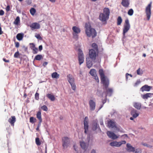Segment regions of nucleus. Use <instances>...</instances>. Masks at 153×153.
Returning a JSON list of instances; mask_svg holds the SVG:
<instances>
[{
    "instance_id": "44",
    "label": "nucleus",
    "mask_w": 153,
    "mask_h": 153,
    "mask_svg": "<svg viewBox=\"0 0 153 153\" xmlns=\"http://www.w3.org/2000/svg\"><path fill=\"white\" fill-rule=\"evenodd\" d=\"M71 86V88L73 90H75L76 88V87L75 84L74 83L70 84Z\"/></svg>"
},
{
    "instance_id": "1",
    "label": "nucleus",
    "mask_w": 153,
    "mask_h": 153,
    "mask_svg": "<svg viewBox=\"0 0 153 153\" xmlns=\"http://www.w3.org/2000/svg\"><path fill=\"white\" fill-rule=\"evenodd\" d=\"M99 74L101 84L102 85L103 88H107L109 84V79L107 76H105L104 72L102 69H100L99 71Z\"/></svg>"
},
{
    "instance_id": "49",
    "label": "nucleus",
    "mask_w": 153,
    "mask_h": 153,
    "mask_svg": "<svg viewBox=\"0 0 153 153\" xmlns=\"http://www.w3.org/2000/svg\"><path fill=\"white\" fill-rule=\"evenodd\" d=\"M107 95H105V100H102V102L103 103V104L99 108V109H100L103 106V105L106 102V98Z\"/></svg>"
},
{
    "instance_id": "54",
    "label": "nucleus",
    "mask_w": 153,
    "mask_h": 153,
    "mask_svg": "<svg viewBox=\"0 0 153 153\" xmlns=\"http://www.w3.org/2000/svg\"><path fill=\"white\" fill-rule=\"evenodd\" d=\"M6 10L7 12H8L10 11V5H8L7 6Z\"/></svg>"
},
{
    "instance_id": "22",
    "label": "nucleus",
    "mask_w": 153,
    "mask_h": 153,
    "mask_svg": "<svg viewBox=\"0 0 153 153\" xmlns=\"http://www.w3.org/2000/svg\"><path fill=\"white\" fill-rule=\"evenodd\" d=\"M104 90H105L106 91V93L107 95L111 96L113 92V89L111 88H108V87L107 88H103Z\"/></svg>"
},
{
    "instance_id": "7",
    "label": "nucleus",
    "mask_w": 153,
    "mask_h": 153,
    "mask_svg": "<svg viewBox=\"0 0 153 153\" xmlns=\"http://www.w3.org/2000/svg\"><path fill=\"white\" fill-rule=\"evenodd\" d=\"M152 2H151L146 7L145 12L148 20H149L151 15V7Z\"/></svg>"
},
{
    "instance_id": "21",
    "label": "nucleus",
    "mask_w": 153,
    "mask_h": 153,
    "mask_svg": "<svg viewBox=\"0 0 153 153\" xmlns=\"http://www.w3.org/2000/svg\"><path fill=\"white\" fill-rule=\"evenodd\" d=\"M67 78L68 81L70 84L74 83V79L71 75V74H68L67 76Z\"/></svg>"
},
{
    "instance_id": "39",
    "label": "nucleus",
    "mask_w": 153,
    "mask_h": 153,
    "mask_svg": "<svg viewBox=\"0 0 153 153\" xmlns=\"http://www.w3.org/2000/svg\"><path fill=\"white\" fill-rule=\"evenodd\" d=\"M36 143L38 146H40L41 144V143L40 141L39 138L37 137L35 140Z\"/></svg>"
},
{
    "instance_id": "37",
    "label": "nucleus",
    "mask_w": 153,
    "mask_h": 153,
    "mask_svg": "<svg viewBox=\"0 0 153 153\" xmlns=\"http://www.w3.org/2000/svg\"><path fill=\"white\" fill-rule=\"evenodd\" d=\"M137 74L140 75H142L143 73V71L140 68H139L137 70Z\"/></svg>"
},
{
    "instance_id": "30",
    "label": "nucleus",
    "mask_w": 153,
    "mask_h": 153,
    "mask_svg": "<svg viewBox=\"0 0 153 153\" xmlns=\"http://www.w3.org/2000/svg\"><path fill=\"white\" fill-rule=\"evenodd\" d=\"M89 73L92 76H94L97 75L96 71L95 69H92L90 71Z\"/></svg>"
},
{
    "instance_id": "32",
    "label": "nucleus",
    "mask_w": 153,
    "mask_h": 153,
    "mask_svg": "<svg viewBox=\"0 0 153 153\" xmlns=\"http://www.w3.org/2000/svg\"><path fill=\"white\" fill-rule=\"evenodd\" d=\"M30 13L31 15L32 16L34 15L36 13V10L34 8H31L30 10Z\"/></svg>"
},
{
    "instance_id": "42",
    "label": "nucleus",
    "mask_w": 153,
    "mask_h": 153,
    "mask_svg": "<svg viewBox=\"0 0 153 153\" xmlns=\"http://www.w3.org/2000/svg\"><path fill=\"white\" fill-rule=\"evenodd\" d=\"M20 55V54L18 51H17L16 52L14 55V57L15 58H18L19 56Z\"/></svg>"
},
{
    "instance_id": "27",
    "label": "nucleus",
    "mask_w": 153,
    "mask_h": 153,
    "mask_svg": "<svg viewBox=\"0 0 153 153\" xmlns=\"http://www.w3.org/2000/svg\"><path fill=\"white\" fill-rule=\"evenodd\" d=\"M24 34L22 33H18L16 35L17 39L19 40H22Z\"/></svg>"
},
{
    "instance_id": "46",
    "label": "nucleus",
    "mask_w": 153,
    "mask_h": 153,
    "mask_svg": "<svg viewBox=\"0 0 153 153\" xmlns=\"http://www.w3.org/2000/svg\"><path fill=\"white\" fill-rule=\"evenodd\" d=\"M134 152L135 153H141L142 152V150L140 148H137L135 149Z\"/></svg>"
},
{
    "instance_id": "4",
    "label": "nucleus",
    "mask_w": 153,
    "mask_h": 153,
    "mask_svg": "<svg viewBox=\"0 0 153 153\" xmlns=\"http://www.w3.org/2000/svg\"><path fill=\"white\" fill-rule=\"evenodd\" d=\"M72 30L73 31V33H72L73 38L76 40H77L78 38V34L81 31L80 29L77 27L74 26L72 27Z\"/></svg>"
},
{
    "instance_id": "19",
    "label": "nucleus",
    "mask_w": 153,
    "mask_h": 153,
    "mask_svg": "<svg viewBox=\"0 0 153 153\" xmlns=\"http://www.w3.org/2000/svg\"><path fill=\"white\" fill-rule=\"evenodd\" d=\"M152 88L151 87L147 85H145L142 86L140 88L141 90L143 92L144 91H149Z\"/></svg>"
},
{
    "instance_id": "61",
    "label": "nucleus",
    "mask_w": 153,
    "mask_h": 153,
    "mask_svg": "<svg viewBox=\"0 0 153 153\" xmlns=\"http://www.w3.org/2000/svg\"><path fill=\"white\" fill-rule=\"evenodd\" d=\"M3 60L5 62H9V60H6L5 58H3Z\"/></svg>"
},
{
    "instance_id": "3",
    "label": "nucleus",
    "mask_w": 153,
    "mask_h": 153,
    "mask_svg": "<svg viewBox=\"0 0 153 153\" xmlns=\"http://www.w3.org/2000/svg\"><path fill=\"white\" fill-rule=\"evenodd\" d=\"M98 51H97L93 49L89 50V55L90 58L92 60H95L98 55Z\"/></svg>"
},
{
    "instance_id": "9",
    "label": "nucleus",
    "mask_w": 153,
    "mask_h": 153,
    "mask_svg": "<svg viewBox=\"0 0 153 153\" xmlns=\"http://www.w3.org/2000/svg\"><path fill=\"white\" fill-rule=\"evenodd\" d=\"M126 141L125 140H122L120 142L116 141H113L110 143V145L112 146H116L119 147L120 146L123 144H125Z\"/></svg>"
},
{
    "instance_id": "29",
    "label": "nucleus",
    "mask_w": 153,
    "mask_h": 153,
    "mask_svg": "<svg viewBox=\"0 0 153 153\" xmlns=\"http://www.w3.org/2000/svg\"><path fill=\"white\" fill-rule=\"evenodd\" d=\"M59 75L57 72H54L51 74V76L53 78L58 79L59 78Z\"/></svg>"
},
{
    "instance_id": "60",
    "label": "nucleus",
    "mask_w": 153,
    "mask_h": 153,
    "mask_svg": "<svg viewBox=\"0 0 153 153\" xmlns=\"http://www.w3.org/2000/svg\"><path fill=\"white\" fill-rule=\"evenodd\" d=\"M147 94L148 95V97H151L152 95H153V93L152 94V93H147Z\"/></svg>"
},
{
    "instance_id": "11",
    "label": "nucleus",
    "mask_w": 153,
    "mask_h": 153,
    "mask_svg": "<svg viewBox=\"0 0 153 153\" xmlns=\"http://www.w3.org/2000/svg\"><path fill=\"white\" fill-rule=\"evenodd\" d=\"M90 110L91 111H94L96 107V103L93 100H91L89 101Z\"/></svg>"
},
{
    "instance_id": "53",
    "label": "nucleus",
    "mask_w": 153,
    "mask_h": 153,
    "mask_svg": "<svg viewBox=\"0 0 153 153\" xmlns=\"http://www.w3.org/2000/svg\"><path fill=\"white\" fill-rule=\"evenodd\" d=\"M30 44L31 45L30 48L31 49L33 48H35V45L33 43H30Z\"/></svg>"
},
{
    "instance_id": "51",
    "label": "nucleus",
    "mask_w": 153,
    "mask_h": 153,
    "mask_svg": "<svg viewBox=\"0 0 153 153\" xmlns=\"http://www.w3.org/2000/svg\"><path fill=\"white\" fill-rule=\"evenodd\" d=\"M148 95L146 93L143 96L142 98L144 99H147L148 98Z\"/></svg>"
},
{
    "instance_id": "33",
    "label": "nucleus",
    "mask_w": 153,
    "mask_h": 153,
    "mask_svg": "<svg viewBox=\"0 0 153 153\" xmlns=\"http://www.w3.org/2000/svg\"><path fill=\"white\" fill-rule=\"evenodd\" d=\"M43 57L42 55H38L35 56L34 59L37 60H40Z\"/></svg>"
},
{
    "instance_id": "63",
    "label": "nucleus",
    "mask_w": 153,
    "mask_h": 153,
    "mask_svg": "<svg viewBox=\"0 0 153 153\" xmlns=\"http://www.w3.org/2000/svg\"><path fill=\"white\" fill-rule=\"evenodd\" d=\"M100 125H103V122L102 120H100Z\"/></svg>"
},
{
    "instance_id": "45",
    "label": "nucleus",
    "mask_w": 153,
    "mask_h": 153,
    "mask_svg": "<svg viewBox=\"0 0 153 153\" xmlns=\"http://www.w3.org/2000/svg\"><path fill=\"white\" fill-rule=\"evenodd\" d=\"M33 51V53L34 54H36L38 52V48H36V47L33 48L32 49Z\"/></svg>"
},
{
    "instance_id": "16",
    "label": "nucleus",
    "mask_w": 153,
    "mask_h": 153,
    "mask_svg": "<svg viewBox=\"0 0 153 153\" xmlns=\"http://www.w3.org/2000/svg\"><path fill=\"white\" fill-rule=\"evenodd\" d=\"M16 121V118L15 116H12L8 120V122L10 123L11 125L14 126V123Z\"/></svg>"
},
{
    "instance_id": "8",
    "label": "nucleus",
    "mask_w": 153,
    "mask_h": 153,
    "mask_svg": "<svg viewBox=\"0 0 153 153\" xmlns=\"http://www.w3.org/2000/svg\"><path fill=\"white\" fill-rule=\"evenodd\" d=\"M62 146L64 149H66L70 143L69 138L67 137H63L62 139Z\"/></svg>"
},
{
    "instance_id": "12",
    "label": "nucleus",
    "mask_w": 153,
    "mask_h": 153,
    "mask_svg": "<svg viewBox=\"0 0 153 153\" xmlns=\"http://www.w3.org/2000/svg\"><path fill=\"white\" fill-rule=\"evenodd\" d=\"M30 27L31 28L32 30H33L34 29H39L40 27V25L38 23L34 22L30 25Z\"/></svg>"
},
{
    "instance_id": "38",
    "label": "nucleus",
    "mask_w": 153,
    "mask_h": 153,
    "mask_svg": "<svg viewBox=\"0 0 153 153\" xmlns=\"http://www.w3.org/2000/svg\"><path fill=\"white\" fill-rule=\"evenodd\" d=\"M97 123L96 122H94L92 127V129L94 131H95L97 129Z\"/></svg>"
},
{
    "instance_id": "31",
    "label": "nucleus",
    "mask_w": 153,
    "mask_h": 153,
    "mask_svg": "<svg viewBox=\"0 0 153 153\" xmlns=\"http://www.w3.org/2000/svg\"><path fill=\"white\" fill-rule=\"evenodd\" d=\"M20 22V18L19 16H17L13 22L14 24L18 25Z\"/></svg>"
},
{
    "instance_id": "64",
    "label": "nucleus",
    "mask_w": 153,
    "mask_h": 153,
    "mask_svg": "<svg viewBox=\"0 0 153 153\" xmlns=\"http://www.w3.org/2000/svg\"><path fill=\"white\" fill-rule=\"evenodd\" d=\"M91 153H96V151L94 149H93L91 151Z\"/></svg>"
},
{
    "instance_id": "52",
    "label": "nucleus",
    "mask_w": 153,
    "mask_h": 153,
    "mask_svg": "<svg viewBox=\"0 0 153 153\" xmlns=\"http://www.w3.org/2000/svg\"><path fill=\"white\" fill-rule=\"evenodd\" d=\"M26 2L28 5L32 3L31 0H26Z\"/></svg>"
},
{
    "instance_id": "23",
    "label": "nucleus",
    "mask_w": 153,
    "mask_h": 153,
    "mask_svg": "<svg viewBox=\"0 0 153 153\" xmlns=\"http://www.w3.org/2000/svg\"><path fill=\"white\" fill-rule=\"evenodd\" d=\"M105 15L109 17L110 14V11L109 9L107 7H105L103 10V13Z\"/></svg>"
},
{
    "instance_id": "43",
    "label": "nucleus",
    "mask_w": 153,
    "mask_h": 153,
    "mask_svg": "<svg viewBox=\"0 0 153 153\" xmlns=\"http://www.w3.org/2000/svg\"><path fill=\"white\" fill-rule=\"evenodd\" d=\"M41 108L44 111H47L48 110V108L45 105H43L41 107Z\"/></svg>"
},
{
    "instance_id": "40",
    "label": "nucleus",
    "mask_w": 153,
    "mask_h": 153,
    "mask_svg": "<svg viewBox=\"0 0 153 153\" xmlns=\"http://www.w3.org/2000/svg\"><path fill=\"white\" fill-rule=\"evenodd\" d=\"M134 13V11L132 9H130L128 12V14L130 16H131Z\"/></svg>"
},
{
    "instance_id": "34",
    "label": "nucleus",
    "mask_w": 153,
    "mask_h": 153,
    "mask_svg": "<svg viewBox=\"0 0 153 153\" xmlns=\"http://www.w3.org/2000/svg\"><path fill=\"white\" fill-rule=\"evenodd\" d=\"M122 22V19L121 17L120 16H119L117 19V25H120Z\"/></svg>"
},
{
    "instance_id": "17",
    "label": "nucleus",
    "mask_w": 153,
    "mask_h": 153,
    "mask_svg": "<svg viewBox=\"0 0 153 153\" xmlns=\"http://www.w3.org/2000/svg\"><path fill=\"white\" fill-rule=\"evenodd\" d=\"M126 147H127L126 150L128 152H134L135 151V148L133 147L129 143L127 144Z\"/></svg>"
},
{
    "instance_id": "14",
    "label": "nucleus",
    "mask_w": 153,
    "mask_h": 153,
    "mask_svg": "<svg viewBox=\"0 0 153 153\" xmlns=\"http://www.w3.org/2000/svg\"><path fill=\"white\" fill-rule=\"evenodd\" d=\"M84 129L85 130V133H86L88 128V117H85V120L84 121Z\"/></svg>"
},
{
    "instance_id": "10",
    "label": "nucleus",
    "mask_w": 153,
    "mask_h": 153,
    "mask_svg": "<svg viewBox=\"0 0 153 153\" xmlns=\"http://www.w3.org/2000/svg\"><path fill=\"white\" fill-rule=\"evenodd\" d=\"M106 134L109 138L113 140L116 139L119 137V136H117L114 132L109 131H107Z\"/></svg>"
},
{
    "instance_id": "13",
    "label": "nucleus",
    "mask_w": 153,
    "mask_h": 153,
    "mask_svg": "<svg viewBox=\"0 0 153 153\" xmlns=\"http://www.w3.org/2000/svg\"><path fill=\"white\" fill-rule=\"evenodd\" d=\"M109 17L104 14L101 13L100 14L99 19L102 22H104L107 20Z\"/></svg>"
},
{
    "instance_id": "62",
    "label": "nucleus",
    "mask_w": 153,
    "mask_h": 153,
    "mask_svg": "<svg viewBox=\"0 0 153 153\" xmlns=\"http://www.w3.org/2000/svg\"><path fill=\"white\" fill-rule=\"evenodd\" d=\"M140 83V81L139 80H137V81L135 83V85H137L139 84Z\"/></svg>"
},
{
    "instance_id": "50",
    "label": "nucleus",
    "mask_w": 153,
    "mask_h": 153,
    "mask_svg": "<svg viewBox=\"0 0 153 153\" xmlns=\"http://www.w3.org/2000/svg\"><path fill=\"white\" fill-rule=\"evenodd\" d=\"M93 76L94 77V79H95V80H96V81L98 83L99 82V79L97 75H95V76Z\"/></svg>"
},
{
    "instance_id": "18",
    "label": "nucleus",
    "mask_w": 153,
    "mask_h": 153,
    "mask_svg": "<svg viewBox=\"0 0 153 153\" xmlns=\"http://www.w3.org/2000/svg\"><path fill=\"white\" fill-rule=\"evenodd\" d=\"M129 0H122L121 4L124 7L127 8L129 5Z\"/></svg>"
},
{
    "instance_id": "55",
    "label": "nucleus",
    "mask_w": 153,
    "mask_h": 153,
    "mask_svg": "<svg viewBox=\"0 0 153 153\" xmlns=\"http://www.w3.org/2000/svg\"><path fill=\"white\" fill-rule=\"evenodd\" d=\"M15 47L16 48H18L19 47V44L18 42H15Z\"/></svg>"
},
{
    "instance_id": "2",
    "label": "nucleus",
    "mask_w": 153,
    "mask_h": 153,
    "mask_svg": "<svg viewBox=\"0 0 153 153\" xmlns=\"http://www.w3.org/2000/svg\"><path fill=\"white\" fill-rule=\"evenodd\" d=\"M85 33L88 37H91L92 38H94L96 36V31L95 29L91 27L90 24L89 23H85Z\"/></svg>"
},
{
    "instance_id": "57",
    "label": "nucleus",
    "mask_w": 153,
    "mask_h": 153,
    "mask_svg": "<svg viewBox=\"0 0 153 153\" xmlns=\"http://www.w3.org/2000/svg\"><path fill=\"white\" fill-rule=\"evenodd\" d=\"M4 12L3 10H0V15L2 16L4 14Z\"/></svg>"
},
{
    "instance_id": "5",
    "label": "nucleus",
    "mask_w": 153,
    "mask_h": 153,
    "mask_svg": "<svg viewBox=\"0 0 153 153\" xmlns=\"http://www.w3.org/2000/svg\"><path fill=\"white\" fill-rule=\"evenodd\" d=\"M130 27V25L129 20L128 19H127L125 20L123 28V36H125V33L129 30Z\"/></svg>"
},
{
    "instance_id": "47",
    "label": "nucleus",
    "mask_w": 153,
    "mask_h": 153,
    "mask_svg": "<svg viewBox=\"0 0 153 153\" xmlns=\"http://www.w3.org/2000/svg\"><path fill=\"white\" fill-rule=\"evenodd\" d=\"M35 99L36 100H38L39 99V94L38 93L36 92V93L35 95Z\"/></svg>"
},
{
    "instance_id": "26",
    "label": "nucleus",
    "mask_w": 153,
    "mask_h": 153,
    "mask_svg": "<svg viewBox=\"0 0 153 153\" xmlns=\"http://www.w3.org/2000/svg\"><path fill=\"white\" fill-rule=\"evenodd\" d=\"M46 97L52 101H54L55 99L54 96L51 94H47Z\"/></svg>"
},
{
    "instance_id": "6",
    "label": "nucleus",
    "mask_w": 153,
    "mask_h": 153,
    "mask_svg": "<svg viewBox=\"0 0 153 153\" xmlns=\"http://www.w3.org/2000/svg\"><path fill=\"white\" fill-rule=\"evenodd\" d=\"M79 53L78 54V59L79 62V64L80 65L83 63L84 61V56L82 50L79 49L78 50Z\"/></svg>"
},
{
    "instance_id": "24",
    "label": "nucleus",
    "mask_w": 153,
    "mask_h": 153,
    "mask_svg": "<svg viewBox=\"0 0 153 153\" xmlns=\"http://www.w3.org/2000/svg\"><path fill=\"white\" fill-rule=\"evenodd\" d=\"M86 65L87 67L90 68L91 67L92 65V62L90 60L89 58H87L86 59Z\"/></svg>"
},
{
    "instance_id": "36",
    "label": "nucleus",
    "mask_w": 153,
    "mask_h": 153,
    "mask_svg": "<svg viewBox=\"0 0 153 153\" xmlns=\"http://www.w3.org/2000/svg\"><path fill=\"white\" fill-rule=\"evenodd\" d=\"M92 47L94 48L95 50H96L97 51H98V48L97 45L95 43H93L92 45Z\"/></svg>"
},
{
    "instance_id": "56",
    "label": "nucleus",
    "mask_w": 153,
    "mask_h": 153,
    "mask_svg": "<svg viewBox=\"0 0 153 153\" xmlns=\"http://www.w3.org/2000/svg\"><path fill=\"white\" fill-rule=\"evenodd\" d=\"M128 76H130L131 77H132V76L131 74H129L128 73H126V79H128Z\"/></svg>"
},
{
    "instance_id": "35",
    "label": "nucleus",
    "mask_w": 153,
    "mask_h": 153,
    "mask_svg": "<svg viewBox=\"0 0 153 153\" xmlns=\"http://www.w3.org/2000/svg\"><path fill=\"white\" fill-rule=\"evenodd\" d=\"M80 143L81 148L82 149H85L86 148V143L83 142H80Z\"/></svg>"
},
{
    "instance_id": "15",
    "label": "nucleus",
    "mask_w": 153,
    "mask_h": 153,
    "mask_svg": "<svg viewBox=\"0 0 153 153\" xmlns=\"http://www.w3.org/2000/svg\"><path fill=\"white\" fill-rule=\"evenodd\" d=\"M108 126V128H116V123L114 120H110L107 123Z\"/></svg>"
},
{
    "instance_id": "48",
    "label": "nucleus",
    "mask_w": 153,
    "mask_h": 153,
    "mask_svg": "<svg viewBox=\"0 0 153 153\" xmlns=\"http://www.w3.org/2000/svg\"><path fill=\"white\" fill-rule=\"evenodd\" d=\"M35 37L37 39L41 40L42 39V37L39 34H36L35 35Z\"/></svg>"
},
{
    "instance_id": "41",
    "label": "nucleus",
    "mask_w": 153,
    "mask_h": 153,
    "mask_svg": "<svg viewBox=\"0 0 153 153\" xmlns=\"http://www.w3.org/2000/svg\"><path fill=\"white\" fill-rule=\"evenodd\" d=\"M36 119L33 117H31L30 118V122L31 123H34L36 121Z\"/></svg>"
},
{
    "instance_id": "20",
    "label": "nucleus",
    "mask_w": 153,
    "mask_h": 153,
    "mask_svg": "<svg viewBox=\"0 0 153 153\" xmlns=\"http://www.w3.org/2000/svg\"><path fill=\"white\" fill-rule=\"evenodd\" d=\"M131 114L134 118H136L139 115V114L137 113V111L134 109H133L131 110Z\"/></svg>"
},
{
    "instance_id": "28",
    "label": "nucleus",
    "mask_w": 153,
    "mask_h": 153,
    "mask_svg": "<svg viewBox=\"0 0 153 153\" xmlns=\"http://www.w3.org/2000/svg\"><path fill=\"white\" fill-rule=\"evenodd\" d=\"M36 117L39 119L40 122H42V119L41 117V114L40 111H38L36 114Z\"/></svg>"
},
{
    "instance_id": "59",
    "label": "nucleus",
    "mask_w": 153,
    "mask_h": 153,
    "mask_svg": "<svg viewBox=\"0 0 153 153\" xmlns=\"http://www.w3.org/2000/svg\"><path fill=\"white\" fill-rule=\"evenodd\" d=\"M39 49L40 51H41L42 49V45L39 46Z\"/></svg>"
},
{
    "instance_id": "58",
    "label": "nucleus",
    "mask_w": 153,
    "mask_h": 153,
    "mask_svg": "<svg viewBox=\"0 0 153 153\" xmlns=\"http://www.w3.org/2000/svg\"><path fill=\"white\" fill-rule=\"evenodd\" d=\"M48 62H45L43 64V65L44 67H45L46 65L48 64Z\"/></svg>"
},
{
    "instance_id": "25",
    "label": "nucleus",
    "mask_w": 153,
    "mask_h": 153,
    "mask_svg": "<svg viewBox=\"0 0 153 153\" xmlns=\"http://www.w3.org/2000/svg\"><path fill=\"white\" fill-rule=\"evenodd\" d=\"M133 106L137 109L140 110L141 106V104L139 102H135L134 103Z\"/></svg>"
}]
</instances>
